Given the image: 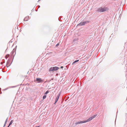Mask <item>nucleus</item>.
Here are the masks:
<instances>
[{
	"instance_id": "b1692460",
	"label": "nucleus",
	"mask_w": 127,
	"mask_h": 127,
	"mask_svg": "<svg viewBox=\"0 0 127 127\" xmlns=\"http://www.w3.org/2000/svg\"><path fill=\"white\" fill-rule=\"evenodd\" d=\"M38 7H38L39 8L40 7V6L39 5H38Z\"/></svg>"
},
{
	"instance_id": "ddd939ff",
	"label": "nucleus",
	"mask_w": 127,
	"mask_h": 127,
	"mask_svg": "<svg viewBox=\"0 0 127 127\" xmlns=\"http://www.w3.org/2000/svg\"><path fill=\"white\" fill-rule=\"evenodd\" d=\"M97 115H95L91 117L92 119H93Z\"/></svg>"
},
{
	"instance_id": "9b49d317",
	"label": "nucleus",
	"mask_w": 127,
	"mask_h": 127,
	"mask_svg": "<svg viewBox=\"0 0 127 127\" xmlns=\"http://www.w3.org/2000/svg\"><path fill=\"white\" fill-rule=\"evenodd\" d=\"M79 61V60H76L74 62H73V63L72 64H74L75 63L78 62Z\"/></svg>"
},
{
	"instance_id": "f03ea898",
	"label": "nucleus",
	"mask_w": 127,
	"mask_h": 127,
	"mask_svg": "<svg viewBox=\"0 0 127 127\" xmlns=\"http://www.w3.org/2000/svg\"><path fill=\"white\" fill-rule=\"evenodd\" d=\"M89 21H85L80 23L78 24L77 26H82L85 25L87 23H89Z\"/></svg>"
},
{
	"instance_id": "20e7f679",
	"label": "nucleus",
	"mask_w": 127,
	"mask_h": 127,
	"mask_svg": "<svg viewBox=\"0 0 127 127\" xmlns=\"http://www.w3.org/2000/svg\"><path fill=\"white\" fill-rule=\"evenodd\" d=\"M60 94H58L56 99H55V103H54V104H55V103H57V102L59 98V96H60Z\"/></svg>"
},
{
	"instance_id": "393cba45",
	"label": "nucleus",
	"mask_w": 127,
	"mask_h": 127,
	"mask_svg": "<svg viewBox=\"0 0 127 127\" xmlns=\"http://www.w3.org/2000/svg\"><path fill=\"white\" fill-rule=\"evenodd\" d=\"M39 127V126H36L35 127Z\"/></svg>"
},
{
	"instance_id": "6ab92c4d",
	"label": "nucleus",
	"mask_w": 127,
	"mask_h": 127,
	"mask_svg": "<svg viewBox=\"0 0 127 127\" xmlns=\"http://www.w3.org/2000/svg\"><path fill=\"white\" fill-rule=\"evenodd\" d=\"M59 45V43L57 44V45H56V46H58Z\"/></svg>"
},
{
	"instance_id": "a878e982",
	"label": "nucleus",
	"mask_w": 127,
	"mask_h": 127,
	"mask_svg": "<svg viewBox=\"0 0 127 127\" xmlns=\"http://www.w3.org/2000/svg\"><path fill=\"white\" fill-rule=\"evenodd\" d=\"M9 125L7 127H9Z\"/></svg>"
},
{
	"instance_id": "5701e85b",
	"label": "nucleus",
	"mask_w": 127,
	"mask_h": 127,
	"mask_svg": "<svg viewBox=\"0 0 127 127\" xmlns=\"http://www.w3.org/2000/svg\"><path fill=\"white\" fill-rule=\"evenodd\" d=\"M16 87V86H14L12 87H13V88L15 87Z\"/></svg>"
},
{
	"instance_id": "a211bd4d",
	"label": "nucleus",
	"mask_w": 127,
	"mask_h": 127,
	"mask_svg": "<svg viewBox=\"0 0 127 127\" xmlns=\"http://www.w3.org/2000/svg\"><path fill=\"white\" fill-rule=\"evenodd\" d=\"M46 97V95H44L43 96V99H45Z\"/></svg>"
},
{
	"instance_id": "4468645a",
	"label": "nucleus",
	"mask_w": 127,
	"mask_h": 127,
	"mask_svg": "<svg viewBox=\"0 0 127 127\" xmlns=\"http://www.w3.org/2000/svg\"><path fill=\"white\" fill-rule=\"evenodd\" d=\"M13 122V120H11L9 124V126H10V125H11L12 124V123Z\"/></svg>"
},
{
	"instance_id": "423d86ee",
	"label": "nucleus",
	"mask_w": 127,
	"mask_h": 127,
	"mask_svg": "<svg viewBox=\"0 0 127 127\" xmlns=\"http://www.w3.org/2000/svg\"><path fill=\"white\" fill-rule=\"evenodd\" d=\"M10 62V61L9 60H8L6 64V66L7 67H9L11 64H9Z\"/></svg>"
},
{
	"instance_id": "f3484780",
	"label": "nucleus",
	"mask_w": 127,
	"mask_h": 127,
	"mask_svg": "<svg viewBox=\"0 0 127 127\" xmlns=\"http://www.w3.org/2000/svg\"><path fill=\"white\" fill-rule=\"evenodd\" d=\"M49 93V91H47L45 93V95H46L47 94H48Z\"/></svg>"
},
{
	"instance_id": "0eeeda50",
	"label": "nucleus",
	"mask_w": 127,
	"mask_h": 127,
	"mask_svg": "<svg viewBox=\"0 0 127 127\" xmlns=\"http://www.w3.org/2000/svg\"><path fill=\"white\" fill-rule=\"evenodd\" d=\"M92 118L91 117L89 118L88 119L84 121L85 122V123H86L87 122H89L91 121V120H92Z\"/></svg>"
},
{
	"instance_id": "1a4fd4ad",
	"label": "nucleus",
	"mask_w": 127,
	"mask_h": 127,
	"mask_svg": "<svg viewBox=\"0 0 127 127\" xmlns=\"http://www.w3.org/2000/svg\"><path fill=\"white\" fill-rule=\"evenodd\" d=\"M29 18V16H27L24 19V20L25 21H27L28 20Z\"/></svg>"
},
{
	"instance_id": "dca6fc26",
	"label": "nucleus",
	"mask_w": 127,
	"mask_h": 127,
	"mask_svg": "<svg viewBox=\"0 0 127 127\" xmlns=\"http://www.w3.org/2000/svg\"><path fill=\"white\" fill-rule=\"evenodd\" d=\"M9 54H7V55L6 56H5V58L7 59V58L9 57Z\"/></svg>"
},
{
	"instance_id": "39448f33",
	"label": "nucleus",
	"mask_w": 127,
	"mask_h": 127,
	"mask_svg": "<svg viewBox=\"0 0 127 127\" xmlns=\"http://www.w3.org/2000/svg\"><path fill=\"white\" fill-rule=\"evenodd\" d=\"M85 123V122L84 121H82L78 122H76L75 123V125H77L78 124Z\"/></svg>"
},
{
	"instance_id": "f8f14e48",
	"label": "nucleus",
	"mask_w": 127,
	"mask_h": 127,
	"mask_svg": "<svg viewBox=\"0 0 127 127\" xmlns=\"http://www.w3.org/2000/svg\"><path fill=\"white\" fill-rule=\"evenodd\" d=\"M14 49H13V50L11 52V53L12 55L14 53Z\"/></svg>"
},
{
	"instance_id": "9d476101",
	"label": "nucleus",
	"mask_w": 127,
	"mask_h": 127,
	"mask_svg": "<svg viewBox=\"0 0 127 127\" xmlns=\"http://www.w3.org/2000/svg\"><path fill=\"white\" fill-rule=\"evenodd\" d=\"M49 71H54L53 67H51L50 69H49Z\"/></svg>"
},
{
	"instance_id": "7ed1b4c3",
	"label": "nucleus",
	"mask_w": 127,
	"mask_h": 127,
	"mask_svg": "<svg viewBox=\"0 0 127 127\" xmlns=\"http://www.w3.org/2000/svg\"><path fill=\"white\" fill-rule=\"evenodd\" d=\"M36 81L37 83H42L43 82V80L40 78H37L36 79Z\"/></svg>"
},
{
	"instance_id": "412c9836",
	"label": "nucleus",
	"mask_w": 127,
	"mask_h": 127,
	"mask_svg": "<svg viewBox=\"0 0 127 127\" xmlns=\"http://www.w3.org/2000/svg\"><path fill=\"white\" fill-rule=\"evenodd\" d=\"M3 62H1V64H3Z\"/></svg>"
},
{
	"instance_id": "f257e3e1",
	"label": "nucleus",
	"mask_w": 127,
	"mask_h": 127,
	"mask_svg": "<svg viewBox=\"0 0 127 127\" xmlns=\"http://www.w3.org/2000/svg\"><path fill=\"white\" fill-rule=\"evenodd\" d=\"M108 10V8L107 7H100L98 8L96 10L97 11L102 12L106 11Z\"/></svg>"
},
{
	"instance_id": "2eb2a0df",
	"label": "nucleus",
	"mask_w": 127,
	"mask_h": 127,
	"mask_svg": "<svg viewBox=\"0 0 127 127\" xmlns=\"http://www.w3.org/2000/svg\"><path fill=\"white\" fill-rule=\"evenodd\" d=\"M8 119V118H7V119H6V121H5V124H4V126H3V127H4V126H5V124H6V123L7 121V119Z\"/></svg>"
},
{
	"instance_id": "aec40b11",
	"label": "nucleus",
	"mask_w": 127,
	"mask_h": 127,
	"mask_svg": "<svg viewBox=\"0 0 127 127\" xmlns=\"http://www.w3.org/2000/svg\"><path fill=\"white\" fill-rule=\"evenodd\" d=\"M63 66H61V68H63Z\"/></svg>"
},
{
	"instance_id": "4be33fe9",
	"label": "nucleus",
	"mask_w": 127,
	"mask_h": 127,
	"mask_svg": "<svg viewBox=\"0 0 127 127\" xmlns=\"http://www.w3.org/2000/svg\"><path fill=\"white\" fill-rule=\"evenodd\" d=\"M76 40H77V39H76ZM76 39H74V40H73V41H75V40Z\"/></svg>"
},
{
	"instance_id": "6e6552de",
	"label": "nucleus",
	"mask_w": 127,
	"mask_h": 127,
	"mask_svg": "<svg viewBox=\"0 0 127 127\" xmlns=\"http://www.w3.org/2000/svg\"><path fill=\"white\" fill-rule=\"evenodd\" d=\"M54 68V71H56L57 70L59 69V68L57 67H53Z\"/></svg>"
},
{
	"instance_id": "bb28decb",
	"label": "nucleus",
	"mask_w": 127,
	"mask_h": 127,
	"mask_svg": "<svg viewBox=\"0 0 127 127\" xmlns=\"http://www.w3.org/2000/svg\"><path fill=\"white\" fill-rule=\"evenodd\" d=\"M1 90V88H0V90Z\"/></svg>"
}]
</instances>
